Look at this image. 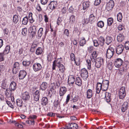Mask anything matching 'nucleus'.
<instances>
[{"instance_id": "nucleus-48", "label": "nucleus", "mask_w": 129, "mask_h": 129, "mask_svg": "<svg viewBox=\"0 0 129 129\" xmlns=\"http://www.w3.org/2000/svg\"><path fill=\"white\" fill-rule=\"evenodd\" d=\"M122 64L123 68L126 69L129 64V62L127 61H124L123 63Z\"/></svg>"}, {"instance_id": "nucleus-16", "label": "nucleus", "mask_w": 129, "mask_h": 129, "mask_svg": "<svg viewBox=\"0 0 129 129\" xmlns=\"http://www.w3.org/2000/svg\"><path fill=\"white\" fill-rule=\"evenodd\" d=\"M102 83L100 82H98L97 84L96 87V93L99 94L101 90H102Z\"/></svg>"}, {"instance_id": "nucleus-24", "label": "nucleus", "mask_w": 129, "mask_h": 129, "mask_svg": "<svg viewBox=\"0 0 129 129\" xmlns=\"http://www.w3.org/2000/svg\"><path fill=\"white\" fill-rule=\"evenodd\" d=\"M10 49V45H7L5 47V49L4 50L3 53L4 55L8 54Z\"/></svg>"}, {"instance_id": "nucleus-20", "label": "nucleus", "mask_w": 129, "mask_h": 129, "mask_svg": "<svg viewBox=\"0 0 129 129\" xmlns=\"http://www.w3.org/2000/svg\"><path fill=\"white\" fill-rule=\"evenodd\" d=\"M48 86V84L46 82H43L40 86V89L42 90H45Z\"/></svg>"}, {"instance_id": "nucleus-8", "label": "nucleus", "mask_w": 129, "mask_h": 129, "mask_svg": "<svg viewBox=\"0 0 129 129\" xmlns=\"http://www.w3.org/2000/svg\"><path fill=\"white\" fill-rule=\"evenodd\" d=\"M20 69L19 63L17 62H15L13 68L12 72L13 74H16L17 73Z\"/></svg>"}, {"instance_id": "nucleus-25", "label": "nucleus", "mask_w": 129, "mask_h": 129, "mask_svg": "<svg viewBox=\"0 0 129 129\" xmlns=\"http://www.w3.org/2000/svg\"><path fill=\"white\" fill-rule=\"evenodd\" d=\"M117 39L118 42H121L124 40V36L122 34H120L118 35Z\"/></svg>"}, {"instance_id": "nucleus-32", "label": "nucleus", "mask_w": 129, "mask_h": 129, "mask_svg": "<svg viewBox=\"0 0 129 129\" xmlns=\"http://www.w3.org/2000/svg\"><path fill=\"white\" fill-rule=\"evenodd\" d=\"M57 67L58 68L59 70L61 73H63L64 72L65 70V68L63 64H61L59 66L57 65Z\"/></svg>"}, {"instance_id": "nucleus-14", "label": "nucleus", "mask_w": 129, "mask_h": 129, "mask_svg": "<svg viewBox=\"0 0 129 129\" xmlns=\"http://www.w3.org/2000/svg\"><path fill=\"white\" fill-rule=\"evenodd\" d=\"M16 84L14 81H12L10 83L9 89L10 91H13L16 89Z\"/></svg>"}, {"instance_id": "nucleus-63", "label": "nucleus", "mask_w": 129, "mask_h": 129, "mask_svg": "<svg viewBox=\"0 0 129 129\" xmlns=\"http://www.w3.org/2000/svg\"><path fill=\"white\" fill-rule=\"evenodd\" d=\"M34 99L36 101H37L39 100L40 95H34Z\"/></svg>"}, {"instance_id": "nucleus-45", "label": "nucleus", "mask_w": 129, "mask_h": 129, "mask_svg": "<svg viewBox=\"0 0 129 129\" xmlns=\"http://www.w3.org/2000/svg\"><path fill=\"white\" fill-rule=\"evenodd\" d=\"M97 25L99 27L102 28L104 26V23L102 21H100L98 23Z\"/></svg>"}, {"instance_id": "nucleus-50", "label": "nucleus", "mask_w": 129, "mask_h": 129, "mask_svg": "<svg viewBox=\"0 0 129 129\" xmlns=\"http://www.w3.org/2000/svg\"><path fill=\"white\" fill-rule=\"evenodd\" d=\"M93 42L94 46L97 47L100 45L98 41L96 40H93Z\"/></svg>"}, {"instance_id": "nucleus-17", "label": "nucleus", "mask_w": 129, "mask_h": 129, "mask_svg": "<svg viewBox=\"0 0 129 129\" xmlns=\"http://www.w3.org/2000/svg\"><path fill=\"white\" fill-rule=\"evenodd\" d=\"M66 89L65 87H61L60 89V95L63 96L66 92Z\"/></svg>"}, {"instance_id": "nucleus-52", "label": "nucleus", "mask_w": 129, "mask_h": 129, "mask_svg": "<svg viewBox=\"0 0 129 129\" xmlns=\"http://www.w3.org/2000/svg\"><path fill=\"white\" fill-rule=\"evenodd\" d=\"M124 47L126 50L129 49V41L125 42L124 44Z\"/></svg>"}, {"instance_id": "nucleus-43", "label": "nucleus", "mask_w": 129, "mask_h": 129, "mask_svg": "<svg viewBox=\"0 0 129 129\" xmlns=\"http://www.w3.org/2000/svg\"><path fill=\"white\" fill-rule=\"evenodd\" d=\"M22 101L20 99H17L16 100V103L17 105L19 107H21L22 106Z\"/></svg>"}, {"instance_id": "nucleus-64", "label": "nucleus", "mask_w": 129, "mask_h": 129, "mask_svg": "<svg viewBox=\"0 0 129 129\" xmlns=\"http://www.w3.org/2000/svg\"><path fill=\"white\" fill-rule=\"evenodd\" d=\"M124 28V26L121 25H119L118 27V30L120 31L123 30Z\"/></svg>"}, {"instance_id": "nucleus-12", "label": "nucleus", "mask_w": 129, "mask_h": 129, "mask_svg": "<svg viewBox=\"0 0 129 129\" xmlns=\"http://www.w3.org/2000/svg\"><path fill=\"white\" fill-rule=\"evenodd\" d=\"M123 61L120 58L117 59L114 62V65L117 68H120L123 63Z\"/></svg>"}, {"instance_id": "nucleus-28", "label": "nucleus", "mask_w": 129, "mask_h": 129, "mask_svg": "<svg viewBox=\"0 0 129 129\" xmlns=\"http://www.w3.org/2000/svg\"><path fill=\"white\" fill-rule=\"evenodd\" d=\"M113 41V39L112 37L110 36L107 37L106 38V43L108 45L110 44Z\"/></svg>"}, {"instance_id": "nucleus-35", "label": "nucleus", "mask_w": 129, "mask_h": 129, "mask_svg": "<svg viewBox=\"0 0 129 129\" xmlns=\"http://www.w3.org/2000/svg\"><path fill=\"white\" fill-rule=\"evenodd\" d=\"M97 54L96 53V52L95 51L93 52L92 54V58H91V59L92 62H93V60H95L96 59V57L97 56Z\"/></svg>"}, {"instance_id": "nucleus-23", "label": "nucleus", "mask_w": 129, "mask_h": 129, "mask_svg": "<svg viewBox=\"0 0 129 129\" xmlns=\"http://www.w3.org/2000/svg\"><path fill=\"white\" fill-rule=\"evenodd\" d=\"M87 95V98L90 99L92 95V91L91 89H88L86 92Z\"/></svg>"}, {"instance_id": "nucleus-34", "label": "nucleus", "mask_w": 129, "mask_h": 129, "mask_svg": "<svg viewBox=\"0 0 129 129\" xmlns=\"http://www.w3.org/2000/svg\"><path fill=\"white\" fill-rule=\"evenodd\" d=\"M69 124L71 129H76L78 128V125L76 123H71Z\"/></svg>"}, {"instance_id": "nucleus-41", "label": "nucleus", "mask_w": 129, "mask_h": 129, "mask_svg": "<svg viewBox=\"0 0 129 129\" xmlns=\"http://www.w3.org/2000/svg\"><path fill=\"white\" fill-rule=\"evenodd\" d=\"M117 20L119 22H121L122 21V14L120 12L117 15Z\"/></svg>"}, {"instance_id": "nucleus-5", "label": "nucleus", "mask_w": 129, "mask_h": 129, "mask_svg": "<svg viewBox=\"0 0 129 129\" xmlns=\"http://www.w3.org/2000/svg\"><path fill=\"white\" fill-rule=\"evenodd\" d=\"M81 76L84 80H86L87 79L88 76V73L87 70L85 68L81 70Z\"/></svg>"}, {"instance_id": "nucleus-31", "label": "nucleus", "mask_w": 129, "mask_h": 129, "mask_svg": "<svg viewBox=\"0 0 129 129\" xmlns=\"http://www.w3.org/2000/svg\"><path fill=\"white\" fill-rule=\"evenodd\" d=\"M43 32V29L41 27L38 30V39H39L42 36Z\"/></svg>"}, {"instance_id": "nucleus-54", "label": "nucleus", "mask_w": 129, "mask_h": 129, "mask_svg": "<svg viewBox=\"0 0 129 129\" xmlns=\"http://www.w3.org/2000/svg\"><path fill=\"white\" fill-rule=\"evenodd\" d=\"M103 94L105 96V98L107 97H111V94L108 92H106L105 93H103Z\"/></svg>"}, {"instance_id": "nucleus-19", "label": "nucleus", "mask_w": 129, "mask_h": 129, "mask_svg": "<svg viewBox=\"0 0 129 129\" xmlns=\"http://www.w3.org/2000/svg\"><path fill=\"white\" fill-rule=\"evenodd\" d=\"M48 103V99L46 97H43L41 100V103L43 106H45Z\"/></svg>"}, {"instance_id": "nucleus-53", "label": "nucleus", "mask_w": 129, "mask_h": 129, "mask_svg": "<svg viewBox=\"0 0 129 129\" xmlns=\"http://www.w3.org/2000/svg\"><path fill=\"white\" fill-rule=\"evenodd\" d=\"M59 104V103L58 102V100H57L56 101H55L53 103V105L56 108H57Z\"/></svg>"}, {"instance_id": "nucleus-37", "label": "nucleus", "mask_w": 129, "mask_h": 129, "mask_svg": "<svg viewBox=\"0 0 129 129\" xmlns=\"http://www.w3.org/2000/svg\"><path fill=\"white\" fill-rule=\"evenodd\" d=\"M28 22V18L27 16L24 17L22 21V24L24 25L27 24Z\"/></svg>"}, {"instance_id": "nucleus-38", "label": "nucleus", "mask_w": 129, "mask_h": 129, "mask_svg": "<svg viewBox=\"0 0 129 129\" xmlns=\"http://www.w3.org/2000/svg\"><path fill=\"white\" fill-rule=\"evenodd\" d=\"M89 20L91 22H94L95 20V16L93 14H91L89 16Z\"/></svg>"}, {"instance_id": "nucleus-1", "label": "nucleus", "mask_w": 129, "mask_h": 129, "mask_svg": "<svg viewBox=\"0 0 129 129\" xmlns=\"http://www.w3.org/2000/svg\"><path fill=\"white\" fill-rule=\"evenodd\" d=\"M103 59L101 57H98L93 61L95 62V67L97 68H100L103 64Z\"/></svg>"}, {"instance_id": "nucleus-10", "label": "nucleus", "mask_w": 129, "mask_h": 129, "mask_svg": "<svg viewBox=\"0 0 129 129\" xmlns=\"http://www.w3.org/2000/svg\"><path fill=\"white\" fill-rule=\"evenodd\" d=\"M33 67L34 70L35 72L39 71L42 68L41 65L40 63H36L34 64Z\"/></svg>"}, {"instance_id": "nucleus-49", "label": "nucleus", "mask_w": 129, "mask_h": 129, "mask_svg": "<svg viewBox=\"0 0 129 129\" xmlns=\"http://www.w3.org/2000/svg\"><path fill=\"white\" fill-rule=\"evenodd\" d=\"M11 91L10 89H7L5 91V94L8 97L10 96L11 95Z\"/></svg>"}, {"instance_id": "nucleus-2", "label": "nucleus", "mask_w": 129, "mask_h": 129, "mask_svg": "<svg viewBox=\"0 0 129 129\" xmlns=\"http://www.w3.org/2000/svg\"><path fill=\"white\" fill-rule=\"evenodd\" d=\"M126 95L125 88L122 87L119 89L118 93V96L119 99H123L125 97Z\"/></svg>"}, {"instance_id": "nucleus-55", "label": "nucleus", "mask_w": 129, "mask_h": 129, "mask_svg": "<svg viewBox=\"0 0 129 129\" xmlns=\"http://www.w3.org/2000/svg\"><path fill=\"white\" fill-rule=\"evenodd\" d=\"M47 59L49 61H51L53 59V58L50 53L47 56Z\"/></svg>"}, {"instance_id": "nucleus-57", "label": "nucleus", "mask_w": 129, "mask_h": 129, "mask_svg": "<svg viewBox=\"0 0 129 129\" xmlns=\"http://www.w3.org/2000/svg\"><path fill=\"white\" fill-rule=\"evenodd\" d=\"M36 8L37 10L39 12L41 11L42 10V8L39 4H38L36 6Z\"/></svg>"}, {"instance_id": "nucleus-47", "label": "nucleus", "mask_w": 129, "mask_h": 129, "mask_svg": "<svg viewBox=\"0 0 129 129\" xmlns=\"http://www.w3.org/2000/svg\"><path fill=\"white\" fill-rule=\"evenodd\" d=\"M30 63V61H23L22 62L23 65L25 66H29Z\"/></svg>"}, {"instance_id": "nucleus-44", "label": "nucleus", "mask_w": 129, "mask_h": 129, "mask_svg": "<svg viewBox=\"0 0 129 129\" xmlns=\"http://www.w3.org/2000/svg\"><path fill=\"white\" fill-rule=\"evenodd\" d=\"M86 61L87 64V68L89 70L91 69V60L89 59H87Z\"/></svg>"}, {"instance_id": "nucleus-39", "label": "nucleus", "mask_w": 129, "mask_h": 129, "mask_svg": "<svg viewBox=\"0 0 129 129\" xmlns=\"http://www.w3.org/2000/svg\"><path fill=\"white\" fill-rule=\"evenodd\" d=\"M113 19L112 18H109L107 19V25L111 26L113 22Z\"/></svg>"}, {"instance_id": "nucleus-56", "label": "nucleus", "mask_w": 129, "mask_h": 129, "mask_svg": "<svg viewBox=\"0 0 129 129\" xmlns=\"http://www.w3.org/2000/svg\"><path fill=\"white\" fill-rule=\"evenodd\" d=\"M71 59L72 61H74L75 59L74 54L73 53H71L70 54Z\"/></svg>"}, {"instance_id": "nucleus-61", "label": "nucleus", "mask_w": 129, "mask_h": 129, "mask_svg": "<svg viewBox=\"0 0 129 129\" xmlns=\"http://www.w3.org/2000/svg\"><path fill=\"white\" fill-rule=\"evenodd\" d=\"M62 20L61 18L60 17H59L57 20V24L58 25H60L61 22Z\"/></svg>"}, {"instance_id": "nucleus-40", "label": "nucleus", "mask_w": 129, "mask_h": 129, "mask_svg": "<svg viewBox=\"0 0 129 129\" xmlns=\"http://www.w3.org/2000/svg\"><path fill=\"white\" fill-rule=\"evenodd\" d=\"M70 22L71 24L75 23V16L73 15H72L70 18Z\"/></svg>"}, {"instance_id": "nucleus-21", "label": "nucleus", "mask_w": 129, "mask_h": 129, "mask_svg": "<svg viewBox=\"0 0 129 129\" xmlns=\"http://www.w3.org/2000/svg\"><path fill=\"white\" fill-rule=\"evenodd\" d=\"M37 118V116L36 115H31L29 116L28 119H30L31 124H34L35 122L34 119H36Z\"/></svg>"}, {"instance_id": "nucleus-11", "label": "nucleus", "mask_w": 129, "mask_h": 129, "mask_svg": "<svg viewBox=\"0 0 129 129\" xmlns=\"http://www.w3.org/2000/svg\"><path fill=\"white\" fill-rule=\"evenodd\" d=\"M124 49V47L122 45H120L118 46L116 49V52L117 54H121Z\"/></svg>"}, {"instance_id": "nucleus-62", "label": "nucleus", "mask_w": 129, "mask_h": 129, "mask_svg": "<svg viewBox=\"0 0 129 129\" xmlns=\"http://www.w3.org/2000/svg\"><path fill=\"white\" fill-rule=\"evenodd\" d=\"M75 62L77 66H79L80 64V62L79 61V59H76L74 61Z\"/></svg>"}, {"instance_id": "nucleus-33", "label": "nucleus", "mask_w": 129, "mask_h": 129, "mask_svg": "<svg viewBox=\"0 0 129 129\" xmlns=\"http://www.w3.org/2000/svg\"><path fill=\"white\" fill-rule=\"evenodd\" d=\"M90 5L88 2H84L83 3V9L85 10L86 8L89 6Z\"/></svg>"}, {"instance_id": "nucleus-51", "label": "nucleus", "mask_w": 129, "mask_h": 129, "mask_svg": "<svg viewBox=\"0 0 129 129\" xmlns=\"http://www.w3.org/2000/svg\"><path fill=\"white\" fill-rule=\"evenodd\" d=\"M4 54L3 53H0V62L4 61Z\"/></svg>"}, {"instance_id": "nucleus-15", "label": "nucleus", "mask_w": 129, "mask_h": 129, "mask_svg": "<svg viewBox=\"0 0 129 129\" xmlns=\"http://www.w3.org/2000/svg\"><path fill=\"white\" fill-rule=\"evenodd\" d=\"M27 73L25 71L22 70L20 71L19 77V79H22L26 76Z\"/></svg>"}, {"instance_id": "nucleus-60", "label": "nucleus", "mask_w": 129, "mask_h": 129, "mask_svg": "<svg viewBox=\"0 0 129 129\" xmlns=\"http://www.w3.org/2000/svg\"><path fill=\"white\" fill-rule=\"evenodd\" d=\"M7 104L9 106L12 108H14V106L12 105L11 103L8 101H7L6 102Z\"/></svg>"}, {"instance_id": "nucleus-27", "label": "nucleus", "mask_w": 129, "mask_h": 129, "mask_svg": "<svg viewBox=\"0 0 129 129\" xmlns=\"http://www.w3.org/2000/svg\"><path fill=\"white\" fill-rule=\"evenodd\" d=\"M76 84L79 86H81L82 84V80L79 77H77L75 81Z\"/></svg>"}, {"instance_id": "nucleus-30", "label": "nucleus", "mask_w": 129, "mask_h": 129, "mask_svg": "<svg viewBox=\"0 0 129 129\" xmlns=\"http://www.w3.org/2000/svg\"><path fill=\"white\" fill-rule=\"evenodd\" d=\"M19 17L18 15H14L13 17V21L15 24L17 23L19 21Z\"/></svg>"}, {"instance_id": "nucleus-26", "label": "nucleus", "mask_w": 129, "mask_h": 129, "mask_svg": "<svg viewBox=\"0 0 129 129\" xmlns=\"http://www.w3.org/2000/svg\"><path fill=\"white\" fill-rule=\"evenodd\" d=\"M86 41L85 38L82 37L81 39L79 41V45L80 46H83L86 43Z\"/></svg>"}, {"instance_id": "nucleus-7", "label": "nucleus", "mask_w": 129, "mask_h": 129, "mask_svg": "<svg viewBox=\"0 0 129 129\" xmlns=\"http://www.w3.org/2000/svg\"><path fill=\"white\" fill-rule=\"evenodd\" d=\"M21 97L24 102L28 101L30 98L29 93L26 91L22 93Z\"/></svg>"}, {"instance_id": "nucleus-3", "label": "nucleus", "mask_w": 129, "mask_h": 129, "mask_svg": "<svg viewBox=\"0 0 129 129\" xmlns=\"http://www.w3.org/2000/svg\"><path fill=\"white\" fill-rule=\"evenodd\" d=\"M100 80L102 82V90L103 91H106L108 87L109 81L107 80H103L102 78H101Z\"/></svg>"}, {"instance_id": "nucleus-9", "label": "nucleus", "mask_w": 129, "mask_h": 129, "mask_svg": "<svg viewBox=\"0 0 129 129\" xmlns=\"http://www.w3.org/2000/svg\"><path fill=\"white\" fill-rule=\"evenodd\" d=\"M57 5V2L56 1H51L48 5V7L51 10L55 9Z\"/></svg>"}, {"instance_id": "nucleus-29", "label": "nucleus", "mask_w": 129, "mask_h": 129, "mask_svg": "<svg viewBox=\"0 0 129 129\" xmlns=\"http://www.w3.org/2000/svg\"><path fill=\"white\" fill-rule=\"evenodd\" d=\"M7 81L6 79L3 80L2 83V88L4 89H5L7 87Z\"/></svg>"}, {"instance_id": "nucleus-59", "label": "nucleus", "mask_w": 129, "mask_h": 129, "mask_svg": "<svg viewBox=\"0 0 129 129\" xmlns=\"http://www.w3.org/2000/svg\"><path fill=\"white\" fill-rule=\"evenodd\" d=\"M101 2V0H95L94 3V5L97 6L99 5Z\"/></svg>"}, {"instance_id": "nucleus-36", "label": "nucleus", "mask_w": 129, "mask_h": 129, "mask_svg": "<svg viewBox=\"0 0 129 129\" xmlns=\"http://www.w3.org/2000/svg\"><path fill=\"white\" fill-rule=\"evenodd\" d=\"M55 64H56V66L57 65H60L62 64H61L62 62V59L61 58H58L56 60H55Z\"/></svg>"}, {"instance_id": "nucleus-6", "label": "nucleus", "mask_w": 129, "mask_h": 129, "mask_svg": "<svg viewBox=\"0 0 129 129\" xmlns=\"http://www.w3.org/2000/svg\"><path fill=\"white\" fill-rule=\"evenodd\" d=\"M114 2L113 1L111 0L108 2L106 6V9L108 11L112 10L114 6Z\"/></svg>"}, {"instance_id": "nucleus-42", "label": "nucleus", "mask_w": 129, "mask_h": 129, "mask_svg": "<svg viewBox=\"0 0 129 129\" xmlns=\"http://www.w3.org/2000/svg\"><path fill=\"white\" fill-rule=\"evenodd\" d=\"M42 52V50L41 48L39 47L37 49L36 51V54L37 55L41 54Z\"/></svg>"}, {"instance_id": "nucleus-58", "label": "nucleus", "mask_w": 129, "mask_h": 129, "mask_svg": "<svg viewBox=\"0 0 129 129\" xmlns=\"http://www.w3.org/2000/svg\"><path fill=\"white\" fill-rule=\"evenodd\" d=\"M122 106L127 109L128 107V103L127 102H124L122 105Z\"/></svg>"}, {"instance_id": "nucleus-13", "label": "nucleus", "mask_w": 129, "mask_h": 129, "mask_svg": "<svg viewBox=\"0 0 129 129\" xmlns=\"http://www.w3.org/2000/svg\"><path fill=\"white\" fill-rule=\"evenodd\" d=\"M37 27L35 25H33L30 28V30H31V35L32 37L35 36L37 31Z\"/></svg>"}, {"instance_id": "nucleus-22", "label": "nucleus", "mask_w": 129, "mask_h": 129, "mask_svg": "<svg viewBox=\"0 0 129 129\" xmlns=\"http://www.w3.org/2000/svg\"><path fill=\"white\" fill-rule=\"evenodd\" d=\"M98 41L100 45L103 46L105 40L104 38L102 37H100L98 39Z\"/></svg>"}, {"instance_id": "nucleus-18", "label": "nucleus", "mask_w": 129, "mask_h": 129, "mask_svg": "<svg viewBox=\"0 0 129 129\" xmlns=\"http://www.w3.org/2000/svg\"><path fill=\"white\" fill-rule=\"evenodd\" d=\"M75 81V79L73 76H71L69 77L68 79V83L69 85H70L71 84L72 85L74 83Z\"/></svg>"}, {"instance_id": "nucleus-46", "label": "nucleus", "mask_w": 129, "mask_h": 129, "mask_svg": "<svg viewBox=\"0 0 129 129\" xmlns=\"http://www.w3.org/2000/svg\"><path fill=\"white\" fill-rule=\"evenodd\" d=\"M27 28H23L22 30V34L24 36H25L27 34Z\"/></svg>"}, {"instance_id": "nucleus-4", "label": "nucleus", "mask_w": 129, "mask_h": 129, "mask_svg": "<svg viewBox=\"0 0 129 129\" xmlns=\"http://www.w3.org/2000/svg\"><path fill=\"white\" fill-rule=\"evenodd\" d=\"M114 52V49L113 48L110 47L108 48L107 51V57L109 59L111 58L113 55Z\"/></svg>"}]
</instances>
